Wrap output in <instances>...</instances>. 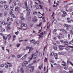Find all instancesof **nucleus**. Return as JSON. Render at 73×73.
<instances>
[{
	"mask_svg": "<svg viewBox=\"0 0 73 73\" xmlns=\"http://www.w3.org/2000/svg\"><path fill=\"white\" fill-rule=\"evenodd\" d=\"M7 31H9V30H10L11 29V27H7Z\"/></svg>",
	"mask_w": 73,
	"mask_h": 73,
	"instance_id": "nucleus-15",
	"label": "nucleus"
},
{
	"mask_svg": "<svg viewBox=\"0 0 73 73\" xmlns=\"http://www.w3.org/2000/svg\"><path fill=\"white\" fill-rule=\"evenodd\" d=\"M57 68H58V69H60V68H61V66L60 64H58L57 65Z\"/></svg>",
	"mask_w": 73,
	"mask_h": 73,
	"instance_id": "nucleus-21",
	"label": "nucleus"
},
{
	"mask_svg": "<svg viewBox=\"0 0 73 73\" xmlns=\"http://www.w3.org/2000/svg\"><path fill=\"white\" fill-rule=\"evenodd\" d=\"M7 64H10L9 66V67H11L12 66V65L11 64V63H9V62L7 63Z\"/></svg>",
	"mask_w": 73,
	"mask_h": 73,
	"instance_id": "nucleus-29",
	"label": "nucleus"
},
{
	"mask_svg": "<svg viewBox=\"0 0 73 73\" xmlns=\"http://www.w3.org/2000/svg\"><path fill=\"white\" fill-rule=\"evenodd\" d=\"M30 47L27 46L26 47V50H28V49H30Z\"/></svg>",
	"mask_w": 73,
	"mask_h": 73,
	"instance_id": "nucleus-44",
	"label": "nucleus"
},
{
	"mask_svg": "<svg viewBox=\"0 0 73 73\" xmlns=\"http://www.w3.org/2000/svg\"><path fill=\"white\" fill-rule=\"evenodd\" d=\"M61 37H62V34H61V33H60L59 34V35L58 36V38H59V39H60V38H61Z\"/></svg>",
	"mask_w": 73,
	"mask_h": 73,
	"instance_id": "nucleus-10",
	"label": "nucleus"
},
{
	"mask_svg": "<svg viewBox=\"0 0 73 73\" xmlns=\"http://www.w3.org/2000/svg\"><path fill=\"white\" fill-rule=\"evenodd\" d=\"M33 48H32L30 47V49L29 50V52L28 53H31V51H32V50H33Z\"/></svg>",
	"mask_w": 73,
	"mask_h": 73,
	"instance_id": "nucleus-11",
	"label": "nucleus"
},
{
	"mask_svg": "<svg viewBox=\"0 0 73 73\" xmlns=\"http://www.w3.org/2000/svg\"><path fill=\"white\" fill-rule=\"evenodd\" d=\"M45 60H46V62H47L48 60V58H45Z\"/></svg>",
	"mask_w": 73,
	"mask_h": 73,
	"instance_id": "nucleus-55",
	"label": "nucleus"
},
{
	"mask_svg": "<svg viewBox=\"0 0 73 73\" xmlns=\"http://www.w3.org/2000/svg\"><path fill=\"white\" fill-rule=\"evenodd\" d=\"M11 23L10 22L9 24L8 25V26H9V25H11Z\"/></svg>",
	"mask_w": 73,
	"mask_h": 73,
	"instance_id": "nucleus-61",
	"label": "nucleus"
},
{
	"mask_svg": "<svg viewBox=\"0 0 73 73\" xmlns=\"http://www.w3.org/2000/svg\"><path fill=\"white\" fill-rule=\"evenodd\" d=\"M35 6H36V9H39V7H38V5H35Z\"/></svg>",
	"mask_w": 73,
	"mask_h": 73,
	"instance_id": "nucleus-35",
	"label": "nucleus"
},
{
	"mask_svg": "<svg viewBox=\"0 0 73 73\" xmlns=\"http://www.w3.org/2000/svg\"><path fill=\"white\" fill-rule=\"evenodd\" d=\"M38 53V51L37 50H36V52H35L34 54V56H35L36 57L37 56Z\"/></svg>",
	"mask_w": 73,
	"mask_h": 73,
	"instance_id": "nucleus-9",
	"label": "nucleus"
},
{
	"mask_svg": "<svg viewBox=\"0 0 73 73\" xmlns=\"http://www.w3.org/2000/svg\"><path fill=\"white\" fill-rule=\"evenodd\" d=\"M65 49L66 50H69L70 49L68 47H67L65 48Z\"/></svg>",
	"mask_w": 73,
	"mask_h": 73,
	"instance_id": "nucleus-33",
	"label": "nucleus"
},
{
	"mask_svg": "<svg viewBox=\"0 0 73 73\" xmlns=\"http://www.w3.org/2000/svg\"><path fill=\"white\" fill-rule=\"evenodd\" d=\"M11 10H13V7H11Z\"/></svg>",
	"mask_w": 73,
	"mask_h": 73,
	"instance_id": "nucleus-60",
	"label": "nucleus"
},
{
	"mask_svg": "<svg viewBox=\"0 0 73 73\" xmlns=\"http://www.w3.org/2000/svg\"><path fill=\"white\" fill-rule=\"evenodd\" d=\"M30 42H32V43H33V44H37V41H35V40L33 39L32 40H30Z\"/></svg>",
	"mask_w": 73,
	"mask_h": 73,
	"instance_id": "nucleus-3",
	"label": "nucleus"
},
{
	"mask_svg": "<svg viewBox=\"0 0 73 73\" xmlns=\"http://www.w3.org/2000/svg\"><path fill=\"white\" fill-rule=\"evenodd\" d=\"M18 33H19V32L17 31V32H16L15 33V34L16 35H18Z\"/></svg>",
	"mask_w": 73,
	"mask_h": 73,
	"instance_id": "nucleus-50",
	"label": "nucleus"
},
{
	"mask_svg": "<svg viewBox=\"0 0 73 73\" xmlns=\"http://www.w3.org/2000/svg\"><path fill=\"white\" fill-rule=\"evenodd\" d=\"M11 36H12V35H11L8 38V40H9L10 39H11Z\"/></svg>",
	"mask_w": 73,
	"mask_h": 73,
	"instance_id": "nucleus-48",
	"label": "nucleus"
},
{
	"mask_svg": "<svg viewBox=\"0 0 73 73\" xmlns=\"http://www.w3.org/2000/svg\"><path fill=\"white\" fill-rule=\"evenodd\" d=\"M53 55H54V53L53 52L51 53L50 54V56H53Z\"/></svg>",
	"mask_w": 73,
	"mask_h": 73,
	"instance_id": "nucleus-27",
	"label": "nucleus"
},
{
	"mask_svg": "<svg viewBox=\"0 0 73 73\" xmlns=\"http://www.w3.org/2000/svg\"><path fill=\"white\" fill-rule=\"evenodd\" d=\"M21 73H24V69H23V68H21Z\"/></svg>",
	"mask_w": 73,
	"mask_h": 73,
	"instance_id": "nucleus-12",
	"label": "nucleus"
},
{
	"mask_svg": "<svg viewBox=\"0 0 73 73\" xmlns=\"http://www.w3.org/2000/svg\"><path fill=\"white\" fill-rule=\"evenodd\" d=\"M7 11H5V13H4V16H7Z\"/></svg>",
	"mask_w": 73,
	"mask_h": 73,
	"instance_id": "nucleus-19",
	"label": "nucleus"
},
{
	"mask_svg": "<svg viewBox=\"0 0 73 73\" xmlns=\"http://www.w3.org/2000/svg\"><path fill=\"white\" fill-rule=\"evenodd\" d=\"M18 7H16L15 9V11H18Z\"/></svg>",
	"mask_w": 73,
	"mask_h": 73,
	"instance_id": "nucleus-24",
	"label": "nucleus"
},
{
	"mask_svg": "<svg viewBox=\"0 0 73 73\" xmlns=\"http://www.w3.org/2000/svg\"><path fill=\"white\" fill-rule=\"evenodd\" d=\"M21 20H24V19H25V18H24V17L23 16H22L21 17Z\"/></svg>",
	"mask_w": 73,
	"mask_h": 73,
	"instance_id": "nucleus-37",
	"label": "nucleus"
},
{
	"mask_svg": "<svg viewBox=\"0 0 73 73\" xmlns=\"http://www.w3.org/2000/svg\"><path fill=\"white\" fill-rule=\"evenodd\" d=\"M5 29H2L1 30V31L2 32H5Z\"/></svg>",
	"mask_w": 73,
	"mask_h": 73,
	"instance_id": "nucleus-36",
	"label": "nucleus"
},
{
	"mask_svg": "<svg viewBox=\"0 0 73 73\" xmlns=\"http://www.w3.org/2000/svg\"><path fill=\"white\" fill-rule=\"evenodd\" d=\"M37 73H40V71L39 70H38L36 71Z\"/></svg>",
	"mask_w": 73,
	"mask_h": 73,
	"instance_id": "nucleus-58",
	"label": "nucleus"
},
{
	"mask_svg": "<svg viewBox=\"0 0 73 73\" xmlns=\"http://www.w3.org/2000/svg\"><path fill=\"white\" fill-rule=\"evenodd\" d=\"M53 22L54 23H55H55H56L57 22V20L56 19H54L53 20Z\"/></svg>",
	"mask_w": 73,
	"mask_h": 73,
	"instance_id": "nucleus-34",
	"label": "nucleus"
},
{
	"mask_svg": "<svg viewBox=\"0 0 73 73\" xmlns=\"http://www.w3.org/2000/svg\"><path fill=\"white\" fill-rule=\"evenodd\" d=\"M60 31H62V32H63L64 31H65V30L64 29H60Z\"/></svg>",
	"mask_w": 73,
	"mask_h": 73,
	"instance_id": "nucleus-56",
	"label": "nucleus"
},
{
	"mask_svg": "<svg viewBox=\"0 0 73 73\" xmlns=\"http://www.w3.org/2000/svg\"><path fill=\"white\" fill-rule=\"evenodd\" d=\"M68 44V42L66 41H65L64 42V45H67Z\"/></svg>",
	"mask_w": 73,
	"mask_h": 73,
	"instance_id": "nucleus-14",
	"label": "nucleus"
},
{
	"mask_svg": "<svg viewBox=\"0 0 73 73\" xmlns=\"http://www.w3.org/2000/svg\"><path fill=\"white\" fill-rule=\"evenodd\" d=\"M28 64V62L27 61H24L22 64V65L23 66H26V67L28 66L27 65Z\"/></svg>",
	"mask_w": 73,
	"mask_h": 73,
	"instance_id": "nucleus-2",
	"label": "nucleus"
},
{
	"mask_svg": "<svg viewBox=\"0 0 73 73\" xmlns=\"http://www.w3.org/2000/svg\"><path fill=\"white\" fill-rule=\"evenodd\" d=\"M42 68V66H39V69H41V68Z\"/></svg>",
	"mask_w": 73,
	"mask_h": 73,
	"instance_id": "nucleus-45",
	"label": "nucleus"
},
{
	"mask_svg": "<svg viewBox=\"0 0 73 73\" xmlns=\"http://www.w3.org/2000/svg\"><path fill=\"white\" fill-rule=\"evenodd\" d=\"M53 48L55 50H57V47L56 46H54Z\"/></svg>",
	"mask_w": 73,
	"mask_h": 73,
	"instance_id": "nucleus-17",
	"label": "nucleus"
},
{
	"mask_svg": "<svg viewBox=\"0 0 73 73\" xmlns=\"http://www.w3.org/2000/svg\"><path fill=\"white\" fill-rule=\"evenodd\" d=\"M59 49L60 50H62L64 49V48H62V46L65 47V46H59Z\"/></svg>",
	"mask_w": 73,
	"mask_h": 73,
	"instance_id": "nucleus-6",
	"label": "nucleus"
},
{
	"mask_svg": "<svg viewBox=\"0 0 73 73\" xmlns=\"http://www.w3.org/2000/svg\"><path fill=\"white\" fill-rule=\"evenodd\" d=\"M20 45V44H17V47H19V46Z\"/></svg>",
	"mask_w": 73,
	"mask_h": 73,
	"instance_id": "nucleus-46",
	"label": "nucleus"
},
{
	"mask_svg": "<svg viewBox=\"0 0 73 73\" xmlns=\"http://www.w3.org/2000/svg\"><path fill=\"white\" fill-rule=\"evenodd\" d=\"M25 58H26L24 56L21 59L22 60H24L25 59Z\"/></svg>",
	"mask_w": 73,
	"mask_h": 73,
	"instance_id": "nucleus-40",
	"label": "nucleus"
},
{
	"mask_svg": "<svg viewBox=\"0 0 73 73\" xmlns=\"http://www.w3.org/2000/svg\"><path fill=\"white\" fill-rule=\"evenodd\" d=\"M37 62H36V60L33 61V63H34V64H35V63L37 64Z\"/></svg>",
	"mask_w": 73,
	"mask_h": 73,
	"instance_id": "nucleus-47",
	"label": "nucleus"
},
{
	"mask_svg": "<svg viewBox=\"0 0 73 73\" xmlns=\"http://www.w3.org/2000/svg\"><path fill=\"white\" fill-rule=\"evenodd\" d=\"M69 19H70V18H68L67 19V20H68V23H70V21H69Z\"/></svg>",
	"mask_w": 73,
	"mask_h": 73,
	"instance_id": "nucleus-23",
	"label": "nucleus"
},
{
	"mask_svg": "<svg viewBox=\"0 0 73 73\" xmlns=\"http://www.w3.org/2000/svg\"><path fill=\"white\" fill-rule=\"evenodd\" d=\"M64 69L65 70H67V69H68V66H65V67L64 68Z\"/></svg>",
	"mask_w": 73,
	"mask_h": 73,
	"instance_id": "nucleus-32",
	"label": "nucleus"
},
{
	"mask_svg": "<svg viewBox=\"0 0 73 73\" xmlns=\"http://www.w3.org/2000/svg\"><path fill=\"white\" fill-rule=\"evenodd\" d=\"M69 72L70 73H73V70H71L69 71Z\"/></svg>",
	"mask_w": 73,
	"mask_h": 73,
	"instance_id": "nucleus-25",
	"label": "nucleus"
},
{
	"mask_svg": "<svg viewBox=\"0 0 73 73\" xmlns=\"http://www.w3.org/2000/svg\"><path fill=\"white\" fill-rule=\"evenodd\" d=\"M60 42H62V43H63L64 42V41H63V40H60Z\"/></svg>",
	"mask_w": 73,
	"mask_h": 73,
	"instance_id": "nucleus-59",
	"label": "nucleus"
},
{
	"mask_svg": "<svg viewBox=\"0 0 73 73\" xmlns=\"http://www.w3.org/2000/svg\"><path fill=\"white\" fill-rule=\"evenodd\" d=\"M27 54H25L24 56L26 58L27 57Z\"/></svg>",
	"mask_w": 73,
	"mask_h": 73,
	"instance_id": "nucleus-62",
	"label": "nucleus"
},
{
	"mask_svg": "<svg viewBox=\"0 0 73 73\" xmlns=\"http://www.w3.org/2000/svg\"><path fill=\"white\" fill-rule=\"evenodd\" d=\"M12 57H13V58H15V57H16V56H15V55H12Z\"/></svg>",
	"mask_w": 73,
	"mask_h": 73,
	"instance_id": "nucleus-51",
	"label": "nucleus"
},
{
	"mask_svg": "<svg viewBox=\"0 0 73 73\" xmlns=\"http://www.w3.org/2000/svg\"><path fill=\"white\" fill-rule=\"evenodd\" d=\"M33 33H37V32L36 31H33Z\"/></svg>",
	"mask_w": 73,
	"mask_h": 73,
	"instance_id": "nucleus-54",
	"label": "nucleus"
},
{
	"mask_svg": "<svg viewBox=\"0 0 73 73\" xmlns=\"http://www.w3.org/2000/svg\"><path fill=\"white\" fill-rule=\"evenodd\" d=\"M5 68L6 69H8V64L6 65Z\"/></svg>",
	"mask_w": 73,
	"mask_h": 73,
	"instance_id": "nucleus-38",
	"label": "nucleus"
},
{
	"mask_svg": "<svg viewBox=\"0 0 73 73\" xmlns=\"http://www.w3.org/2000/svg\"><path fill=\"white\" fill-rule=\"evenodd\" d=\"M14 5H15H15H16V3L15 2H14Z\"/></svg>",
	"mask_w": 73,
	"mask_h": 73,
	"instance_id": "nucleus-49",
	"label": "nucleus"
},
{
	"mask_svg": "<svg viewBox=\"0 0 73 73\" xmlns=\"http://www.w3.org/2000/svg\"><path fill=\"white\" fill-rule=\"evenodd\" d=\"M11 13H13V11H11Z\"/></svg>",
	"mask_w": 73,
	"mask_h": 73,
	"instance_id": "nucleus-64",
	"label": "nucleus"
},
{
	"mask_svg": "<svg viewBox=\"0 0 73 73\" xmlns=\"http://www.w3.org/2000/svg\"><path fill=\"white\" fill-rule=\"evenodd\" d=\"M34 54H33L31 56V57H29V60L30 61H31V60H32V59H33V58L34 59H36V57L35 56H34Z\"/></svg>",
	"mask_w": 73,
	"mask_h": 73,
	"instance_id": "nucleus-1",
	"label": "nucleus"
},
{
	"mask_svg": "<svg viewBox=\"0 0 73 73\" xmlns=\"http://www.w3.org/2000/svg\"><path fill=\"white\" fill-rule=\"evenodd\" d=\"M29 10L30 11H32V5H31L30 8H29Z\"/></svg>",
	"mask_w": 73,
	"mask_h": 73,
	"instance_id": "nucleus-22",
	"label": "nucleus"
},
{
	"mask_svg": "<svg viewBox=\"0 0 73 73\" xmlns=\"http://www.w3.org/2000/svg\"><path fill=\"white\" fill-rule=\"evenodd\" d=\"M21 56H22V55H18L17 57H18V58H20V57H21Z\"/></svg>",
	"mask_w": 73,
	"mask_h": 73,
	"instance_id": "nucleus-30",
	"label": "nucleus"
},
{
	"mask_svg": "<svg viewBox=\"0 0 73 73\" xmlns=\"http://www.w3.org/2000/svg\"><path fill=\"white\" fill-rule=\"evenodd\" d=\"M37 14V12H34L33 15H36Z\"/></svg>",
	"mask_w": 73,
	"mask_h": 73,
	"instance_id": "nucleus-52",
	"label": "nucleus"
},
{
	"mask_svg": "<svg viewBox=\"0 0 73 73\" xmlns=\"http://www.w3.org/2000/svg\"><path fill=\"white\" fill-rule=\"evenodd\" d=\"M39 56L40 57H41L42 56V54L41 52H39Z\"/></svg>",
	"mask_w": 73,
	"mask_h": 73,
	"instance_id": "nucleus-31",
	"label": "nucleus"
},
{
	"mask_svg": "<svg viewBox=\"0 0 73 73\" xmlns=\"http://www.w3.org/2000/svg\"><path fill=\"white\" fill-rule=\"evenodd\" d=\"M64 27L66 28H70V25L66 24L64 25Z\"/></svg>",
	"mask_w": 73,
	"mask_h": 73,
	"instance_id": "nucleus-8",
	"label": "nucleus"
},
{
	"mask_svg": "<svg viewBox=\"0 0 73 73\" xmlns=\"http://www.w3.org/2000/svg\"><path fill=\"white\" fill-rule=\"evenodd\" d=\"M70 33L71 35H73V31H72V30H71L70 31Z\"/></svg>",
	"mask_w": 73,
	"mask_h": 73,
	"instance_id": "nucleus-41",
	"label": "nucleus"
},
{
	"mask_svg": "<svg viewBox=\"0 0 73 73\" xmlns=\"http://www.w3.org/2000/svg\"><path fill=\"white\" fill-rule=\"evenodd\" d=\"M68 38H69V39H70V34H68Z\"/></svg>",
	"mask_w": 73,
	"mask_h": 73,
	"instance_id": "nucleus-57",
	"label": "nucleus"
},
{
	"mask_svg": "<svg viewBox=\"0 0 73 73\" xmlns=\"http://www.w3.org/2000/svg\"><path fill=\"white\" fill-rule=\"evenodd\" d=\"M43 35H44V34L43 32L40 33V35H38V36H39V38H42V37H43Z\"/></svg>",
	"mask_w": 73,
	"mask_h": 73,
	"instance_id": "nucleus-4",
	"label": "nucleus"
},
{
	"mask_svg": "<svg viewBox=\"0 0 73 73\" xmlns=\"http://www.w3.org/2000/svg\"><path fill=\"white\" fill-rule=\"evenodd\" d=\"M3 3H4L3 1H1V3H1V4H3Z\"/></svg>",
	"mask_w": 73,
	"mask_h": 73,
	"instance_id": "nucleus-63",
	"label": "nucleus"
},
{
	"mask_svg": "<svg viewBox=\"0 0 73 73\" xmlns=\"http://www.w3.org/2000/svg\"><path fill=\"white\" fill-rule=\"evenodd\" d=\"M50 61L51 62H52V63H54V61L53 60H50Z\"/></svg>",
	"mask_w": 73,
	"mask_h": 73,
	"instance_id": "nucleus-43",
	"label": "nucleus"
},
{
	"mask_svg": "<svg viewBox=\"0 0 73 73\" xmlns=\"http://www.w3.org/2000/svg\"><path fill=\"white\" fill-rule=\"evenodd\" d=\"M31 70H30L31 72H33V71L35 70V67L34 66H31Z\"/></svg>",
	"mask_w": 73,
	"mask_h": 73,
	"instance_id": "nucleus-5",
	"label": "nucleus"
},
{
	"mask_svg": "<svg viewBox=\"0 0 73 73\" xmlns=\"http://www.w3.org/2000/svg\"><path fill=\"white\" fill-rule=\"evenodd\" d=\"M32 20L33 21L34 23H36L37 21V19L35 18H33Z\"/></svg>",
	"mask_w": 73,
	"mask_h": 73,
	"instance_id": "nucleus-7",
	"label": "nucleus"
},
{
	"mask_svg": "<svg viewBox=\"0 0 73 73\" xmlns=\"http://www.w3.org/2000/svg\"><path fill=\"white\" fill-rule=\"evenodd\" d=\"M27 25L26 24H22V27H27Z\"/></svg>",
	"mask_w": 73,
	"mask_h": 73,
	"instance_id": "nucleus-13",
	"label": "nucleus"
},
{
	"mask_svg": "<svg viewBox=\"0 0 73 73\" xmlns=\"http://www.w3.org/2000/svg\"><path fill=\"white\" fill-rule=\"evenodd\" d=\"M10 15H11V16L13 17L14 16H15V14H12V13H10Z\"/></svg>",
	"mask_w": 73,
	"mask_h": 73,
	"instance_id": "nucleus-28",
	"label": "nucleus"
},
{
	"mask_svg": "<svg viewBox=\"0 0 73 73\" xmlns=\"http://www.w3.org/2000/svg\"><path fill=\"white\" fill-rule=\"evenodd\" d=\"M2 24H3V25H5V22H4V21H2Z\"/></svg>",
	"mask_w": 73,
	"mask_h": 73,
	"instance_id": "nucleus-53",
	"label": "nucleus"
},
{
	"mask_svg": "<svg viewBox=\"0 0 73 73\" xmlns=\"http://www.w3.org/2000/svg\"><path fill=\"white\" fill-rule=\"evenodd\" d=\"M0 66L1 68H3V67H4V65L3 64H1L0 65Z\"/></svg>",
	"mask_w": 73,
	"mask_h": 73,
	"instance_id": "nucleus-26",
	"label": "nucleus"
},
{
	"mask_svg": "<svg viewBox=\"0 0 73 73\" xmlns=\"http://www.w3.org/2000/svg\"><path fill=\"white\" fill-rule=\"evenodd\" d=\"M25 4L26 7H27V1H25Z\"/></svg>",
	"mask_w": 73,
	"mask_h": 73,
	"instance_id": "nucleus-42",
	"label": "nucleus"
},
{
	"mask_svg": "<svg viewBox=\"0 0 73 73\" xmlns=\"http://www.w3.org/2000/svg\"><path fill=\"white\" fill-rule=\"evenodd\" d=\"M4 7L5 9H6V10H8L9 9L8 8V7L7 5L5 6Z\"/></svg>",
	"mask_w": 73,
	"mask_h": 73,
	"instance_id": "nucleus-18",
	"label": "nucleus"
},
{
	"mask_svg": "<svg viewBox=\"0 0 73 73\" xmlns=\"http://www.w3.org/2000/svg\"><path fill=\"white\" fill-rule=\"evenodd\" d=\"M39 6L40 7V9H43V7L41 5H39Z\"/></svg>",
	"mask_w": 73,
	"mask_h": 73,
	"instance_id": "nucleus-16",
	"label": "nucleus"
},
{
	"mask_svg": "<svg viewBox=\"0 0 73 73\" xmlns=\"http://www.w3.org/2000/svg\"><path fill=\"white\" fill-rule=\"evenodd\" d=\"M28 41V40H27V39H26V40H19V42H21V41Z\"/></svg>",
	"mask_w": 73,
	"mask_h": 73,
	"instance_id": "nucleus-20",
	"label": "nucleus"
},
{
	"mask_svg": "<svg viewBox=\"0 0 73 73\" xmlns=\"http://www.w3.org/2000/svg\"><path fill=\"white\" fill-rule=\"evenodd\" d=\"M41 24H42V23H40L39 25H37V26H38V27H40V26L41 25Z\"/></svg>",
	"mask_w": 73,
	"mask_h": 73,
	"instance_id": "nucleus-39",
	"label": "nucleus"
}]
</instances>
